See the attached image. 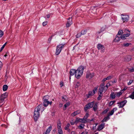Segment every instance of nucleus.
Masks as SVG:
<instances>
[{"label": "nucleus", "mask_w": 134, "mask_h": 134, "mask_svg": "<svg viewBox=\"0 0 134 134\" xmlns=\"http://www.w3.org/2000/svg\"><path fill=\"white\" fill-rule=\"evenodd\" d=\"M81 134H87V132L86 131H85L83 132Z\"/></svg>", "instance_id": "bf43d9fd"}, {"label": "nucleus", "mask_w": 134, "mask_h": 134, "mask_svg": "<svg viewBox=\"0 0 134 134\" xmlns=\"http://www.w3.org/2000/svg\"><path fill=\"white\" fill-rule=\"evenodd\" d=\"M47 18H49L50 17V16L49 15H47Z\"/></svg>", "instance_id": "69168bd1"}, {"label": "nucleus", "mask_w": 134, "mask_h": 134, "mask_svg": "<svg viewBox=\"0 0 134 134\" xmlns=\"http://www.w3.org/2000/svg\"><path fill=\"white\" fill-rule=\"evenodd\" d=\"M71 134H75L74 132H71Z\"/></svg>", "instance_id": "774afa93"}, {"label": "nucleus", "mask_w": 134, "mask_h": 134, "mask_svg": "<svg viewBox=\"0 0 134 134\" xmlns=\"http://www.w3.org/2000/svg\"><path fill=\"white\" fill-rule=\"evenodd\" d=\"M8 88V86L7 85H3V91H6Z\"/></svg>", "instance_id": "4be33fe9"}, {"label": "nucleus", "mask_w": 134, "mask_h": 134, "mask_svg": "<svg viewBox=\"0 0 134 134\" xmlns=\"http://www.w3.org/2000/svg\"><path fill=\"white\" fill-rule=\"evenodd\" d=\"M131 44L130 43H124L123 44V46L125 47H127L129 45Z\"/></svg>", "instance_id": "b1692460"}, {"label": "nucleus", "mask_w": 134, "mask_h": 134, "mask_svg": "<svg viewBox=\"0 0 134 134\" xmlns=\"http://www.w3.org/2000/svg\"><path fill=\"white\" fill-rule=\"evenodd\" d=\"M80 84L79 82H77L75 86V88H77L80 86Z\"/></svg>", "instance_id": "a18cd8bd"}, {"label": "nucleus", "mask_w": 134, "mask_h": 134, "mask_svg": "<svg viewBox=\"0 0 134 134\" xmlns=\"http://www.w3.org/2000/svg\"><path fill=\"white\" fill-rule=\"evenodd\" d=\"M52 129V127L51 126H49L47 130L46 133V134H48L50 132Z\"/></svg>", "instance_id": "5701e85b"}, {"label": "nucleus", "mask_w": 134, "mask_h": 134, "mask_svg": "<svg viewBox=\"0 0 134 134\" xmlns=\"http://www.w3.org/2000/svg\"><path fill=\"white\" fill-rule=\"evenodd\" d=\"M79 119H80V118H77L76 119V120L75 121V123L76 124L77 123L79 122H80V120H79Z\"/></svg>", "instance_id": "49530a36"}, {"label": "nucleus", "mask_w": 134, "mask_h": 134, "mask_svg": "<svg viewBox=\"0 0 134 134\" xmlns=\"http://www.w3.org/2000/svg\"><path fill=\"white\" fill-rule=\"evenodd\" d=\"M97 48L102 53H103L105 52V48L103 45L99 43L97 46Z\"/></svg>", "instance_id": "423d86ee"}, {"label": "nucleus", "mask_w": 134, "mask_h": 134, "mask_svg": "<svg viewBox=\"0 0 134 134\" xmlns=\"http://www.w3.org/2000/svg\"><path fill=\"white\" fill-rule=\"evenodd\" d=\"M60 121H58L57 122V125L58 126H60Z\"/></svg>", "instance_id": "052dcab7"}, {"label": "nucleus", "mask_w": 134, "mask_h": 134, "mask_svg": "<svg viewBox=\"0 0 134 134\" xmlns=\"http://www.w3.org/2000/svg\"><path fill=\"white\" fill-rule=\"evenodd\" d=\"M121 39L122 40H125L126 39V37L124 35L120 36Z\"/></svg>", "instance_id": "ea45409f"}, {"label": "nucleus", "mask_w": 134, "mask_h": 134, "mask_svg": "<svg viewBox=\"0 0 134 134\" xmlns=\"http://www.w3.org/2000/svg\"><path fill=\"white\" fill-rule=\"evenodd\" d=\"M122 16V19L124 22L125 21H127L129 19V16L127 15H126L125 14H121Z\"/></svg>", "instance_id": "6e6552de"}, {"label": "nucleus", "mask_w": 134, "mask_h": 134, "mask_svg": "<svg viewBox=\"0 0 134 134\" xmlns=\"http://www.w3.org/2000/svg\"><path fill=\"white\" fill-rule=\"evenodd\" d=\"M129 97L132 99H134V91L130 96Z\"/></svg>", "instance_id": "bb28decb"}, {"label": "nucleus", "mask_w": 134, "mask_h": 134, "mask_svg": "<svg viewBox=\"0 0 134 134\" xmlns=\"http://www.w3.org/2000/svg\"><path fill=\"white\" fill-rule=\"evenodd\" d=\"M121 39V38L120 36H119L117 35L116 37L114 39V40L115 42H118Z\"/></svg>", "instance_id": "2eb2a0df"}, {"label": "nucleus", "mask_w": 134, "mask_h": 134, "mask_svg": "<svg viewBox=\"0 0 134 134\" xmlns=\"http://www.w3.org/2000/svg\"><path fill=\"white\" fill-rule=\"evenodd\" d=\"M123 33V31L122 30H120L118 32V35L120 36Z\"/></svg>", "instance_id": "72a5a7b5"}, {"label": "nucleus", "mask_w": 134, "mask_h": 134, "mask_svg": "<svg viewBox=\"0 0 134 134\" xmlns=\"http://www.w3.org/2000/svg\"><path fill=\"white\" fill-rule=\"evenodd\" d=\"M3 66V63L2 62L0 61V70L1 69Z\"/></svg>", "instance_id": "8fccbe9b"}, {"label": "nucleus", "mask_w": 134, "mask_h": 134, "mask_svg": "<svg viewBox=\"0 0 134 134\" xmlns=\"http://www.w3.org/2000/svg\"><path fill=\"white\" fill-rule=\"evenodd\" d=\"M70 105V103L69 102L66 103L64 105V107L63 108L64 110H65L66 109V107L69 106Z\"/></svg>", "instance_id": "412c9836"}, {"label": "nucleus", "mask_w": 134, "mask_h": 134, "mask_svg": "<svg viewBox=\"0 0 134 134\" xmlns=\"http://www.w3.org/2000/svg\"><path fill=\"white\" fill-rule=\"evenodd\" d=\"M125 32L127 33V34H123L126 37H128L130 35V31L128 29H126L125 30Z\"/></svg>", "instance_id": "4468645a"}, {"label": "nucleus", "mask_w": 134, "mask_h": 134, "mask_svg": "<svg viewBox=\"0 0 134 134\" xmlns=\"http://www.w3.org/2000/svg\"><path fill=\"white\" fill-rule=\"evenodd\" d=\"M98 87H95L94 88V89L92 91L93 92H94V93L95 94V93L97 92V90H98Z\"/></svg>", "instance_id": "e433bc0d"}, {"label": "nucleus", "mask_w": 134, "mask_h": 134, "mask_svg": "<svg viewBox=\"0 0 134 134\" xmlns=\"http://www.w3.org/2000/svg\"><path fill=\"white\" fill-rule=\"evenodd\" d=\"M122 93L121 92H119L116 94V96L118 97H119L120 96L122 95Z\"/></svg>", "instance_id": "f704fd0d"}, {"label": "nucleus", "mask_w": 134, "mask_h": 134, "mask_svg": "<svg viewBox=\"0 0 134 134\" xmlns=\"http://www.w3.org/2000/svg\"><path fill=\"white\" fill-rule=\"evenodd\" d=\"M133 82V80H130L128 83V85H130Z\"/></svg>", "instance_id": "3c124183"}, {"label": "nucleus", "mask_w": 134, "mask_h": 134, "mask_svg": "<svg viewBox=\"0 0 134 134\" xmlns=\"http://www.w3.org/2000/svg\"><path fill=\"white\" fill-rule=\"evenodd\" d=\"M80 113V111L78 110L74 112L71 115L73 116H74L76 115L79 114Z\"/></svg>", "instance_id": "f3484780"}, {"label": "nucleus", "mask_w": 134, "mask_h": 134, "mask_svg": "<svg viewBox=\"0 0 134 134\" xmlns=\"http://www.w3.org/2000/svg\"><path fill=\"white\" fill-rule=\"evenodd\" d=\"M3 35V32L2 31L0 30V37H1Z\"/></svg>", "instance_id": "09e8293b"}, {"label": "nucleus", "mask_w": 134, "mask_h": 134, "mask_svg": "<svg viewBox=\"0 0 134 134\" xmlns=\"http://www.w3.org/2000/svg\"><path fill=\"white\" fill-rule=\"evenodd\" d=\"M104 124H103V123H102L100 125V126H104Z\"/></svg>", "instance_id": "338daca9"}, {"label": "nucleus", "mask_w": 134, "mask_h": 134, "mask_svg": "<svg viewBox=\"0 0 134 134\" xmlns=\"http://www.w3.org/2000/svg\"><path fill=\"white\" fill-rule=\"evenodd\" d=\"M108 79H109V77L108 76L106 78L103 79L102 80V82H104L105 81L107 80Z\"/></svg>", "instance_id": "37998d69"}, {"label": "nucleus", "mask_w": 134, "mask_h": 134, "mask_svg": "<svg viewBox=\"0 0 134 134\" xmlns=\"http://www.w3.org/2000/svg\"><path fill=\"white\" fill-rule=\"evenodd\" d=\"M64 44H61L57 46L55 53L56 55H58L60 54L62 49L64 47Z\"/></svg>", "instance_id": "20e7f679"}, {"label": "nucleus", "mask_w": 134, "mask_h": 134, "mask_svg": "<svg viewBox=\"0 0 134 134\" xmlns=\"http://www.w3.org/2000/svg\"><path fill=\"white\" fill-rule=\"evenodd\" d=\"M95 93L94 92H93L92 91H90L89 92L88 94L87 95V98H88L89 97V96H92Z\"/></svg>", "instance_id": "aec40b11"}, {"label": "nucleus", "mask_w": 134, "mask_h": 134, "mask_svg": "<svg viewBox=\"0 0 134 134\" xmlns=\"http://www.w3.org/2000/svg\"><path fill=\"white\" fill-rule=\"evenodd\" d=\"M129 70L130 72H134V67L130 68L129 69Z\"/></svg>", "instance_id": "473e14b6"}, {"label": "nucleus", "mask_w": 134, "mask_h": 134, "mask_svg": "<svg viewBox=\"0 0 134 134\" xmlns=\"http://www.w3.org/2000/svg\"><path fill=\"white\" fill-rule=\"evenodd\" d=\"M60 85L61 87H62L64 85V83L62 81H61L60 83Z\"/></svg>", "instance_id": "864d4df0"}, {"label": "nucleus", "mask_w": 134, "mask_h": 134, "mask_svg": "<svg viewBox=\"0 0 134 134\" xmlns=\"http://www.w3.org/2000/svg\"><path fill=\"white\" fill-rule=\"evenodd\" d=\"M49 97L48 96H44L43 97V100H48L49 99Z\"/></svg>", "instance_id": "c756f323"}, {"label": "nucleus", "mask_w": 134, "mask_h": 134, "mask_svg": "<svg viewBox=\"0 0 134 134\" xmlns=\"http://www.w3.org/2000/svg\"><path fill=\"white\" fill-rule=\"evenodd\" d=\"M44 110V108L42 105H38L35 108L34 116V119L35 121H37L39 118L40 114Z\"/></svg>", "instance_id": "f257e3e1"}, {"label": "nucleus", "mask_w": 134, "mask_h": 134, "mask_svg": "<svg viewBox=\"0 0 134 134\" xmlns=\"http://www.w3.org/2000/svg\"><path fill=\"white\" fill-rule=\"evenodd\" d=\"M52 102H49L48 100H43V104L44 107H46L49 104L51 105L52 104Z\"/></svg>", "instance_id": "9b49d317"}, {"label": "nucleus", "mask_w": 134, "mask_h": 134, "mask_svg": "<svg viewBox=\"0 0 134 134\" xmlns=\"http://www.w3.org/2000/svg\"><path fill=\"white\" fill-rule=\"evenodd\" d=\"M97 103H96L94 104V106L93 108V110L94 111H96L97 110Z\"/></svg>", "instance_id": "a878e982"}, {"label": "nucleus", "mask_w": 134, "mask_h": 134, "mask_svg": "<svg viewBox=\"0 0 134 134\" xmlns=\"http://www.w3.org/2000/svg\"><path fill=\"white\" fill-rule=\"evenodd\" d=\"M94 104V102H90L87 104L84 108L85 110L86 111L87 109L91 108L93 107Z\"/></svg>", "instance_id": "39448f33"}, {"label": "nucleus", "mask_w": 134, "mask_h": 134, "mask_svg": "<svg viewBox=\"0 0 134 134\" xmlns=\"http://www.w3.org/2000/svg\"><path fill=\"white\" fill-rule=\"evenodd\" d=\"M72 24V20L71 18H69L68 20V23L66 26L68 27L70 26Z\"/></svg>", "instance_id": "f8f14e48"}, {"label": "nucleus", "mask_w": 134, "mask_h": 134, "mask_svg": "<svg viewBox=\"0 0 134 134\" xmlns=\"http://www.w3.org/2000/svg\"><path fill=\"white\" fill-rule=\"evenodd\" d=\"M117 109L116 108H114L112 110L109 112V116L113 115L114 112L116 111Z\"/></svg>", "instance_id": "6ab92c4d"}, {"label": "nucleus", "mask_w": 134, "mask_h": 134, "mask_svg": "<svg viewBox=\"0 0 134 134\" xmlns=\"http://www.w3.org/2000/svg\"><path fill=\"white\" fill-rule=\"evenodd\" d=\"M94 75V73L88 72L87 73L86 77L87 79H90L93 78Z\"/></svg>", "instance_id": "1a4fd4ad"}, {"label": "nucleus", "mask_w": 134, "mask_h": 134, "mask_svg": "<svg viewBox=\"0 0 134 134\" xmlns=\"http://www.w3.org/2000/svg\"><path fill=\"white\" fill-rule=\"evenodd\" d=\"M127 101L126 100H125L120 102L117 103L118 104V106L119 108H122L127 103Z\"/></svg>", "instance_id": "9d476101"}, {"label": "nucleus", "mask_w": 134, "mask_h": 134, "mask_svg": "<svg viewBox=\"0 0 134 134\" xmlns=\"http://www.w3.org/2000/svg\"><path fill=\"white\" fill-rule=\"evenodd\" d=\"M97 126H93V129L94 132H96L97 131Z\"/></svg>", "instance_id": "c9c22d12"}, {"label": "nucleus", "mask_w": 134, "mask_h": 134, "mask_svg": "<svg viewBox=\"0 0 134 134\" xmlns=\"http://www.w3.org/2000/svg\"><path fill=\"white\" fill-rule=\"evenodd\" d=\"M79 120H80V122H85L86 121V120L84 119V118L82 119L80 118Z\"/></svg>", "instance_id": "7c9ffc66"}, {"label": "nucleus", "mask_w": 134, "mask_h": 134, "mask_svg": "<svg viewBox=\"0 0 134 134\" xmlns=\"http://www.w3.org/2000/svg\"><path fill=\"white\" fill-rule=\"evenodd\" d=\"M115 102V100L111 101L109 102V106L111 105Z\"/></svg>", "instance_id": "a19ab883"}, {"label": "nucleus", "mask_w": 134, "mask_h": 134, "mask_svg": "<svg viewBox=\"0 0 134 134\" xmlns=\"http://www.w3.org/2000/svg\"><path fill=\"white\" fill-rule=\"evenodd\" d=\"M74 123H75V122H71V125H73L74 124Z\"/></svg>", "instance_id": "680f3d73"}, {"label": "nucleus", "mask_w": 134, "mask_h": 134, "mask_svg": "<svg viewBox=\"0 0 134 134\" xmlns=\"http://www.w3.org/2000/svg\"><path fill=\"white\" fill-rule=\"evenodd\" d=\"M58 134H63V131L61 128L60 126L58 127Z\"/></svg>", "instance_id": "dca6fc26"}, {"label": "nucleus", "mask_w": 134, "mask_h": 134, "mask_svg": "<svg viewBox=\"0 0 134 134\" xmlns=\"http://www.w3.org/2000/svg\"><path fill=\"white\" fill-rule=\"evenodd\" d=\"M127 87H125L124 88V89L123 90H122L121 91H124L126 90L127 89Z\"/></svg>", "instance_id": "13d9d810"}, {"label": "nucleus", "mask_w": 134, "mask_h": 134, "mask_svg": "<svg viewBox=\"0 0 134 134\" xmlns=\"http://www.w3.org/2000/svg\"><path fill=\"white\" fill-rule=\"evenodd\" d=\"M87 33V30H82L81 32V35H84L86 34Z\"/></svg>", "instance_id": "cd10ccee"}, {"label": "nucleus", "mask_w": 134, "mask_h": 134, "mask_svg": "<svg viewBox=\"0 0 134 134\" xmlns=\"http://www.w3.org/2000/svg\"><path fill=\"white\" fill-rule=\"evenodd\" d=\"M110 97L112 99H113L115 98V95L114 93H111L110 94Z\"/></svg>", "instance_id": "393cba45"}, {"label": "nucleus", "mask_w": 134, "mask_h": 134, "mask_svg": "<svg viewBox=\"0 0 134 134\" xmlns=\"http://www.w3.org/2000/svg\"><path fill=\"white\" fill-rule=\"evenodd\" d=\"M67 98L65 96H64L62 97V100L63 101H66L67 100Z\"/></svg>", "instance_id": "2f4dec72"}, {"label": "nucleus", "mask_w": 134, "mask_h": 134, "mask_svg": "<svg viewBox=\"0 0 134 134\" xmlns=\"http://www.w3.org/2000/svg\"><path fill=\"white\" fill-rule=\"evenodd\" d=\"M7 43V42L5 43L1 47V50H0V52L4 48L5 46L6 45V44Z\"/></svg>", "instance_id": "79ce46f5"}, {"label": "nucleus", "mask_w": 134, "mask_h": 134, "mask_svg": "<svg viewBox=\"0 0 134 134\" xmlns=\"http://www.w3.org/2000/svg\"><path fill=\"white\" fill-rule=\"evenodd\" d=\"M108 109H107L105 110H104V111L102 112V113L103 114H105L106 113H107V112L108 111Z\"/></svg>", "instance_id": "603ef678"}, {"label": "nucleus", "mask_w": 134, "mask_h": 134, "mask_svg": "<svg viewBox=\"0 0 134 134\" xmlns=\"http://www.w3.org/2000/svg\"><path fill=\"white\" fill-rule=\"evenodd\" d=\"M89 115L88 113H86L85 116L84 117V119L86 120L87 118L88 117Z\"/></svg>", "instance_id": "c03bdc74"}, {"label": "nucleus", "mask_w": 134, "mask_h": 134, "mask_svg": "<svg viewBox=\"0 0 134 134\" xmlns=\"http://www.w3.org/2000/svg\"><path fill=\"white\" fill-rule=\"evenodd\" d=\"M8 94L5 92L2 94L0 97V103H2L4 101L5 98L7 97Z\"/></svg>", "instance_id": "0eeeda50"}, {"label": "nucleus", "mask_w": 134, "mask_h": 134, "mask_svg": "<svg viewBox=\"0 0 134 134\" xmlns=\"http://www.w3.org/2000/svg\"><path fill=\"white\" fill-rule=\"evenodd\" d=\"M117 81V80L116 79H114L113 81H109V86L112 85L114 83H115Z\"/></svg>", "instance_id": "a211bd4d"}, {"label": "nucleus", "mask_w": 134, "mask_h": 134, "mask_svg": "<svg viewBox=\"0 0 134 134\" xmlns=\"http://www.w3.org/2000/svg\"><path fill=\"white\" fill-rule=\"evenodd\" d=\"M104 83H102L100 85L99 89V92L100 93L102 94L104 91H105L107 89L108 87V83H107L105 86H104Z\"/></svg>", "instance_id": "7ed1b4c3"}, {"label": "nucleus", "mask_w": 134, "mask_h": 134, "mask_svg": "<svg viewBox=\"0 0 134 134\" xmlns=\"http://www.w3.org/2000/svg\"><path fill=\"white\" fill-rule=\"evenodd\" d=\"M76 72V70L74 69H71L70 71V79H71V76L75 74Z\"/></svg>", "instance_id": "ddd939ff"}, {"label": "nucleus", "mask_w": 134, "mask_h": 134, "mask_svg": "<svg viewBox=\"0 0 134 134\" xmlns=\"http://www.w3.org/2000/svg\"><path fill=\"white\" fill-rule=\"evenodd\" d=\"M83 127L82 126H79V128L80 129H82L83 128Z\"/></svg>", "instance_id": "e2e57ef3"}, {"label": "nucleus", "mask_w": 134, "mask_h": 134, "mask_svg": "<svg viewBox=\"0 0 134 134\" xmlns=\"http://www.w3.org/2000/svg\"><path fill=\"white\" fill-rule=\"evenodd\" d=\"M47 24V21H45L43 23L42 25L43 26H45Z\"/></svg>", "instance_id": "5fc2aeb1"}, {"label": "nucleus", "mask_w": 134, "mask_h": 134, "mask_svg": "<svg viewBox=\"0 0 134 134\" xmlns=\"http://www.w3.org/2000/svg\"><path fill=\"white\" fill-rule=\"evenodd\" d=\"M81 35V33H78L77 34L76 36V37L77 38H78L80 37Z\"/></svg>", "instance_id": "de8ad7c7"}, {"label": "nucleus", "mask_w": 134, "mask_h": 134, "mask_svg": "<svg viewBox=\"0 0 134 134\" xmlns=\"http://www.w3.org/2000/svg\"><path fill=\"white\" fill-rule=\"evenodd\" d=\"M62 105H63V104H62L60 103L59 104V106H60V107H62Z\"/></svg>", "instance_id": "0e129e2a"}, {"label": "nucleus", "mask_w": 134, "mask_h": 134, "mask_svg": "<svg viewBox=\"0 0 134 134\" xmlns=\"http://www.w3.org/2000/svg\"><path fill=\"white\" fill-rule=\"evenodd\" d=\"M84 69L83 67L81 66L76 70L75 76L77 79L79 78L82 75Z\"/></svg>", "instance_id": "f03ea898"}, {"label": "nucleus", "mask_w": 134, "mask_h": 134, "mask_svg": "<svg viewBox=\"0 0 134 134\" xmlns=\"http://www.w3.org/2000/svg\"><path fill=\"white\" fill-rule=\"evenodd\" d=\"M104 29H105V28L103 29V28H102L101 29V30H101V31H98L97 32V34H100V33L101 32H102L103 31H104Z\"/></svg>", "instance_id": "6e6d98bb"}, {"label": "nucleus", "mask_w": 134, "mask_h": 134, "mask_svg": "<svg viewBox=\"0 0 134 134\" xmlns=\"http://www.w3.org/2000/svg\"><path fill=\"white\" fill-rule=\"evenodd\" d=\"M108 115L107 117L105 118L104 119L102 120V121L103 122H105L107 120H108Z\"/></svg>", "instance_id": "58836bf2"}, {"label": "nucleus", "mask_w": 134, "mask_h": 134, "mask_svg": "<svg viewBox=\"0 0 134 134\" xmlns=\"http://www.w3.org/2000/svg\"><path fill=\"white\" fill-rule=\"evenodd\" d=\"M102 94L100 93V94L99 95L98 97L97 98V99L98 100H100L102 98Z\"/></svg>", "instance_id": "4c0bfd02"}, {"label": "nucleus", "mask_w": 134, "mask_h": 134, "mask_svg": "<svg viewBox=\"0 0 134 134\" xmlns=\"http://www.w3.org/2000/svg\"><path fill=\"white\" fill-rule=\"evenodd\" d=\"M64 128L65 130H68V131H69V126H65Z\"/></svg>", "instance_id": "4d7b16f0"}, {"label": "nucleus", "mask_w": 134, "mask_h": 134, "mask_svg": "<svg viewBox=\"0 0 134 134\" xmlns=\"http://www.w3.org/2000/svg\"><path fill=\"white\" fill-rule=\"evenodd\" d=\"M97 131H100L103 128V126H97Z\"/></svg>", "instance_id": "c85d7f7f"}]
</instances>
